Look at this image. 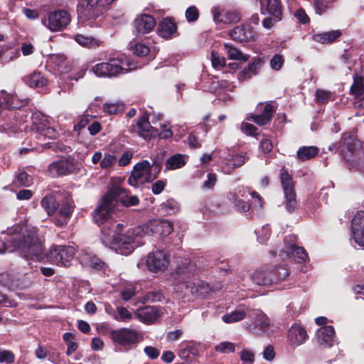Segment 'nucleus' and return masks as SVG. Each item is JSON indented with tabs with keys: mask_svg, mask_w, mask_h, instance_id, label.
<instances>
[{
	"mask_svg": "<svg viewBox=\"0 0 364 364\" xmlns=\"http://www.w3.org/2000/svg\"><path fill=\"white\" fill-rule=\"evenodd\" d=\"M115 0H84L85 5L88 8L102 7L104 8L111 4Z\"/></svg>",
	"mask_w": 364,
	"mask_h": 364,
	"instance_id": "6e6d98bb",
	"label": "nucleus"
},
{
	"mask_svg": "<svg viewBox=\"0 0 364 364\" xmlns=\"http://www.w3.org/2000/svg\"><path fill=\"white\" fill-rule=\"evenodd\" d=\"M335 331L332 326L321 327L316 332L317 342L323 347H331L335 342Z\"/></svg>",
	"mask_w": 364,
	"mask_h": 364,
	"instance_id": "a878e982",
	"label": "nucleus"
},
{
	"mask_svg": "<svg viewBox=\"0 0 364 364\" xmlns=\"http://www.w3.org/2000/svg\"><path fill=\"white\" fill-rule=\"evenodd\" d=\"M148 223L151 236L164 237L170 235L173 230V223L167 220H154Z\"/></svg>",
	"mask_w": 364,
	"mask_h": 364,
	"instance_id": "5701e85b",
	"label": "nucleus"
},
{
	"mask_svg": "<svg viewBox=\"0 0 364 364\" xmlns=\"http://www.w3.org/2000/svg\"><path fill=\"white\" fill-rule=\"evenodd\" d=\"M230 38L236 41H246L252 38V33L250 30H247L244 26H237L229 31Z\"/></svg>",
	"mask_w": 364,
	"mask_h": 364,
	"instance_id": "37998d69",
	"label": "nucleus"
},
{
	"mask_svg": "<svg viewBox=\"0 0 364 364\" xmlns=\"http://www.w3.org/2000/svg\"><path fill=\"white\" fill-rule=\"evenodd\" d=\"M134 23L138 34H145L154 28L156 25V21L150 15L141 14L135 18Z\"/></svg>",
	"mask_w": 364,
	"mask_h": 364,
	"instance_id": "393cba45",
	"label": "nucleus"
},
{
	"mask_svg": "<svg viewBox=\"0 0 364 364\" xmlns=\"http://www.w3.org/2000/svg\"><path fill=\"white\" fill-rule=\"evenodd\" d=\"M14 361L15 355L11 350L0 348V363L12 364Z\"/></svg>",
	"mask_w": 364,
	"mask_h": 364,
	"instance_id": "864d4df0",
	"label": "nucleus"
},
{
	"mask_svg": "<svg viewBox=\"0 0 364 364\" xmlns=\"http://www.w3.org/2000/svg\"><path fill=\"white\" fill-rule=\"evenodd\" d=\"M351 237L360 247H364V211H358L351 222Z\"/></svg>",
	"mask_w": 364,
	"mask_h": 364,
	"instance_id": "f3484780",
	"label": "nucleus"
},
{
	"mask_svg": "<svg viewBox=\"0 0 364 364\" xmlns=\"http://www.w3.org/2000/svg\"><path fill=\"white\" fill-rule=\"evenodd\" d=\"M223 46L224 50L230 59L241 62H246L249 60L250 56L248 55L242 53L240 50L230 43H225Z\"/></svg>",
	"mask_w": 364,
	"mask_h": 364,
	"instance_id": "a19ab883",
	"label": "nucleus"
},
{
	"mask_svg": "<svg viewBox=\"0 0 364 364\" xmlns=\"http://www.w3.org/2000/svg\"><path fill=\"white\" fill-rule=\"evenodd\" d=\"M241 130L245 134L250 136H255L257 134V128L255 125L247 122H242L241 124Z\"/></svg>",
	"mask_w": 364,
	"mask_h": 364,
	"instance_id": "774afa93",
	"label": "nucleus"
},
{
	"mask_svg": "<svg viewBox=\"0 0 364 364\" xmlns=\"http://www.w3.org/2000/svg\"><path fill=\"white\" fill-rule=\"evenodd\" d=\"M132 65V63L125 57L124 55H121L117 58H109L107 61L102 62L100 63H97L95 65H92V68H124V67H130Z\"/></svg>",
	"mask_w": 364,
	"mask_h": 364,
	"instance_id": "c85d7f7f",
	"label": "nucleus"
},
{
	"mask_svg": "<svg viewBox=\"0 0 364 364\" xmlns=\"http://www.w3.org/2000/svg\"><path fill=\"white\" fill-rule=\"evenodd\" d=\"M41 205L49 216H53L59 207V203L53 194L45 196L41 201Z\"/></svg>",
	"mask_w": 364,
	"mask_h": 364,
	"instance_id": "e433bc0d",
	"label": "nucleus"
},
{
	"mask_svg": "<svg viewBox=\"0 0 364 364\" xmlns=\"http://www.w3.org/2000/svg\"><path fill=\"white\" fill-rule=\"evenodd\" d=\"M70 16L65 10H58L48 14V17L42 20L43 24L51 31L64 29L70 23Z\"/></svg>",
	"mask_w": 364,
	"mask_h": 364,
	"instance_id": "2eb2a0df",
	"label": "nucleus"
},
{
	"mask_svg": "<svg viewBox=\"0 0 364 364\" xmlns=\"http://www.w3.org/2000/svg\"><path fill=\"white\" fill-rule=\"evenodd\" d=\"M249 194L250 190L244 187H238L234 192L229 194L228 198L234 203L237 211L246 213L250 208L248 202Z\"/></svg>",
	"mask_w": 364,
	"mask_h": 364,
	"instance_id": "a211bd4d",
	"label": "nucleus"
},
{
	"mask_svg": "<svg viewBox=\"0 0 364 364\" xmlns=\"http://www.w3.org/2000/svg\"><path fill=\"white\" fill-rule=\"evenodd\" d=\"M256 234L259 242L264 244L268 240L271 234L269 226L268 225L262 226L259 230L256 231Z\"/></svg>",
	"mask_w": 364,
	"mask_h": 364,
	"instance_id": "5fc2aeb1",
	"label": "nucleus"
},
{
	"mask_svg": "<svg viewBox=\"0 0 364 364\" xmlns=\"http://www.w3.org/2000/svg\"><path fill=\"white\" fill-rule=\"evenodd\" d=\"M28 99H19L12 93H8L5 90L0 92V108L3 109H19L28 105Z\"/></svg>",
	"mask_w": 364,
	"mask_h": 364,
	"instance_id": "4be33fe9",
	"label": "nucleus"
},
{
	"mask_svg": "<svg viewBox=\"0 0 364 364\" xmlns=\"http://www.w3.org/2000/svg\"><path fill=\"white\" fill-rule=\"evenodd\" d=\"M289 274L288 269L282 266L277 269L257 270L250 278L257 286L269 287L284 280Z\"/></svg>",
	"mask_w": 364,
	"mask_h": 364,
	"instance_id": "7ed1b4c3",
	"label": "nucleus"
},
{
	"mask_svg": "<svg viewBox=\"0 0 364 364\" xmlns=\"http://www.w3.org/2000/svg\"><path fill=\"white\" fill-rule=\"evenodd\" d=\"M318 153V149L316 146H303L297 151V157L301 161L309 160Z\"/></svg>",
	"mask_w": 364,
	"mask_h": 364,
	"instance_id": "49530a36",
	"label": "nucleus"
},
{
	"mask_svg": "<svg viewBox=\"0 0 364 364\" xmlns=\"http://www.w3.org/2000/svg\"><path fill=\"white\" fill-rule=\"evenodd\" d=\"M198 351L194 345L190 342H182L180 344L178 356L184 360L191 361L196 355Z\"/></svg>",
	"mask_w": 364,
	"mask_h": 364,
	"instance_id": "58836bf2",
	"label": "nucleus"
},
{
	"mask_svg": "<svg viewBox=\"0 0 364 364\" xmlns=\"http://www.w3.org/2000/svg\"><path fill=\"white\" fill-rule=\"evenodd\" d=\"M161 208L167 214H173L179 210V205L177 201L171 198L161 204Z\"/></svg>",
	"mask_w": 364,
	"mask_h": 364,
	"instance_id": "8fccbe9b",
	"label": "nucleus"
},
{
	"mask_svg": "<svg viewBox=\"0 0 364 364\" xmlns=\"http://www.w3.org/2000/svg\"><path fill=\"white\" fill-rule=\"evenodd\" d=\"M113 207L114 203L107 193L102 197L99 206L93 213V220L96 224L101 227L102 233L104 228L106 227V232H107L110 230L111 225H113V220L110 218V213Z\"/></svg>",
	"mask_w": 364,
	"mask_h": 364,
	"instance_id": "20e7f679",
	"label": "nucleus"
},
{
	"mask_svg": "<svg viewBox=\"0 0 364 364\" xmlns=\"http://www.w3.org/2000/svg\"><path fill=\"white\" fill-rule=\"evenodd\" d=\"M101 240L105 246L122 255H130L137 246L132 240L128 238L127 234L117 236V232H114L111 235L109 232H106V227L102 229Z\"/></svg>",
	"mask_w": 364,
	"mask_h": 364,
	"instance_id": "f03ea898",
	"label": "nucleus"
},
{
	"mask_svg": "<svg viewBox=\"0 0 364 364\" xmlns=\"http://www.w3.org/2000/svg\"><path fill=\"white\" fill-rule=\"evenodd\" d=\"M280 181L283 188L284 195V206L287 212L294 213L297 208L296 195L294 190V183L291 176L284 170L282 169L280 173Z\"/></svg>",
	"mask_w": 364,
	"mask_h": 364,
	"instance_id": "0eeeda50",
	"label": "nucleus"
},
{
	"mask_svg": "<svg viewBox=\"0 0 364 364\" xmlns=\"http://www.w3.org/2000/svg\"><path fill=\"white\" fill-rule=\"evenodd\" d=\"M185 16L188 22H195L198 19L199 11L195 6H189L186 11Z\"/></svg>",
	"mask_w": 364,
	"mask_h": 364,
	"instance_id": "4d7b16f0",
	"label": "nucleus"
},
{
	"mask_svg": "<svg viewBox=\"0 0 364 364\" xmlns=\"http://www.w3.org/2000/svg\"><path fill=\"white\" fill-rule=\"evenodd\" d=\"M210 60L213 67L225 66V59L221 57L219 53L216 51H212L210 55Z\"/></svg>",
	"mask_w": 364,
	"mask_h": 364,
	"instance_id": "69168bd1",
	"label": "nucleus"
},
{
	"mask_svg": "<svg viewBox=\"0 0 364 364\" xmlns=\"http://www.w3.org/2000/svg\"><path fill=\"white\" fill-rule=\"evenodd\" d=\"M4 235L0 240V253L20 250L23 257L33 261L44 258L43 247L33 229L24 225H16L1 232Z\"/></svg>",
	"mask_w": 364,
	"mask_h": 364,
	"instance_id": "f257e3e1",
	"label": "nucleus"
},
{
	"mask_svg": "<svg viewBox=\"0 0 364 364\" xmlns=\"http://www.w3.org/2000/svg\"><path fill=\"white\" fill-rule=\"evenodd\" d=\"M307 333L304 327L298 323H294L288 331L287 338L292 346H299L307 339Z\"/></svg>",
	"mask_w": 364,
	"mask_h": 364,
	"instance_id": "b1692460",
	"label": "nucleus"
},
{
	"mask_svg": "<svg viewBox=\"0 0 364 364\" xmlns=\"http://www.w3.org/2000/svg\"><path fill=\"white\" fill-rule=\"evenodd\" d=\"M262 9L266 8L267 13L276 16V20L282 19V6L280 0H259Z\"/></svg>",
	"mask_w": 364,
	"mask_h": 364,
	"instance_id": "2f4dec72",
	"label": "nucleus"
},
{
	"mask_svg": "<svg viewBox=\"0 0 364 364\" xmlns=\"http://www.w3.org/2000/svg\"><path fill=\"white\" fill-rule=\"evenodd\" d=\"M152 168L153 166L148 160L136 164L128 179V183L133 187H137L140 184L152 181L156 178V175L152 173Z\"/></svg>",
	"mask_w": 364,
	"mask_h": 364,
	"instance_id": "39448f33",
	"label": "nucleus"
},
{
	"mask_svg": "<svg viewBox=\"0 0 364 364\" xmlns=\"http://www.w3.org/2000/svg\"><path fill=\"white\" fill-rule=\"evenodd\" d=\"M331 93L329 91L318 89L316 91V101L318 104H323L331 98Z\"/></svg>",
	"mask_w": 364,
	"mask_h": 364,
	"instance_id": "052dcab7",
	"label": "nucleus"
},
{
	"mask_svg": "<svg viewBox=\"0 0 364 364\" xmlns=\"http://www.w3.org/2000/svg\"><path fill=\"white\" fill-rule=\"evenodd\" d=\"M177 27L176 23L170 18H164L159 23L158 33L164 38H169L176 33Z\"/></svg>",
	"mask_w": 364,
	"mask_h": 364,
	"instance_id": "f704fd0d",
	"label": "nucleus"
},
{
	"mask_svg": "<svg viewBox=\"0 0 364 364\" xmlns=\"http://www.w3.org/2000/svg\"><path fill=\"white\" fill-rule=\"evenodd\" d=\"M221 20L225 23H235L240 20V16L236 11H228L223 14Z\"/></svg>",
	"mask_w": 364,
	"mask_h": 364,
	"instance_id": "3c124183",
	"label": "nucleus"
},
{
	"mask_svg": "<svg viewBox=\"0 0 364 364\" xmlns=\"http://www.w3.org/2000/svg\"><path fill=\"white\" fill-rule=\"evenodd\" d=\"M31 130L36 134L35 137L38 140L46 138L55 139L56 137V131L50 127L47 117L41 112H36L33 114Z\"/></svg>",
	"mask_w": 364,
	"mask_h": 364,
	"instance_id": "9d476101",
	"label": "nucleus"
},
{
	"mask_svg": "<svg viewBox=\"0 0 364 364\" xmlns=\"http://www.w3.org/2000/svg\"><path fill=\"white\" fill-rule=\"evenodd\" d=\"M117 161V156L109 153H105L102 157L100 166L102 169H109Z\"/></svg>",
	"mask_w": 364,
	"mask_h": 364,
	"instance_id": "09e8293b",
	"label": "nucleus"
},
{
	"mask_svg": "<svg viewBox=\"0 0 364 364\" xmlns=\"http://www.w3.org/2000/svg\"><path fill=\"white\" fill-rule=\"evenodd\" d=\"M111 337L114 342L124 348H131L141 341L140 333L136 330L128 328L112 331Z\"/></svg>",
	"mask_w": 364,
	"mask_h": 364,
	"instance_id": "ddd939ff",
	"label": "nucleus"
},
{
	"mask_svg": "<svg viewBox=\"0 0 364 364\" xmlns=\"http://www.w3.org/2000/svg\"><path fill=\"white\" fill-rule=\"evenodd\" d=\"M188 156L185 154H176L169 157L166 162V168L167 170H176L183 167L187 161Z\"/></svg>",
	"mask_w": 364,
	"mask_h": 364,
	"instance_id": "4c0bfd02",
	"label": "nucleus"
},
{
	"mask_svg": "<svg viewBox=\"0 0 364 364\" xmlns=\"http://www.w3.org/2000/svg\"><path fill=\"white\" fill-rule=\"evenodd\" d=\"M24 81L30 87H42L47 84V79L41 72L34 70L31 74L24 77Z\"/></svg>",
	"mask_w": 364,
	"mask_h": 364,
	"instance_id": "ea45409f",
	"label": "nucleus"
},
{
	"mask_svg": "<svg viewBox=\"0 0 364 364\" xmlns=\"http://www.w3.org/2000/svg\"><path fill=\"white\" fill-rule=\"evenodd\" d=\"M169 264V256L164 250L152 251L146 257V265L151 272H164L168 268Z\"/></svg>",
	"mask_w": 364,
	"mask_h": 364,
	"instance_id": "4468645a",
	"label": "nucleus"
},
{
	"mask_svg": "<svg viewBox=\"0 0 364 364\" xmlns=\"http://www.w3.org/2000/svg\"><path fill=\"white\" fill-rule=\"evenodd\" d=\"M19 186H30L33 183V178L25 171H20L16 176V181Z\"/></svg>",
	"mask_w": 364,
	"mask_h": 364,
	"instance_id": "603ef678",
	"label": "nucleus"
},
{
	"mask_svg": "<svg viewBox=\"0 0 364 364\" xmlns=\"http://www.w3.org/2000/svg\"><path fill=\"white\" fill-rule=\"evenodd\" d=\"M133 131L146 140L156 137L158 129L153 127L146 114H143L133 127Z\"/></svg>",
	"mask_w": 364,
	"mask_h": 364,
	"instance_id": "aec40b11",
	"label": "nucleus"
},
{
	"mask_svg": "<svg viewBox=\"0 0 364 364\" xmlns=\"http://www.w3.org/2000/svg\"><path fill=\"white\" fill-rule=\"evenodd\" d=\"M77 259L83 267L100 269L105 265V263L100 259L87 250H81Z\"/></svg>",
	"mask_w": 364,
	"mask_h": 364,
	"instance_id": "bb28decb",
	"label": "nucleus"
},
{
	"mask_svg": "<svg viewBox=\"0 0 364 364\" xmlns=\"http://www.w3.org/2000/svg\"><path fill=\"white\" fill-rule=\"evenodd\" d=\"M75 255V248L70 245H53L48 255V260L55 264L68 267Z\"/></svg>",
	"mask_w": 364,
	"mask_h": 364,
	"instance_id": "423d86ee",
	"label": "nucleus"
},
{
	"mask_svg": "<svg viewBox=\"0 0 364 364\" xmlns=\"http://www.w3.org/2000/svg\"><path fill=\"white\" fill-rule=\"evenodd\" d=\"M350 94L358 98L364 93V78L362 76L355 74L353 75V83L350 88Z\"/></svg>",
	"mask_w": 364,
	"mask_h": 364,
	"instance_id": "c03bdc74",
	"label": "nucleus"
},
{
	"mask_svg": "<svg viewBox=\"0 0 364 364\" xmlns=\"http://www.w3.org/2000/svg\"><path fill=\"white\" fill-rule=\"evenodd\" d=\"M296 237L291 235L284 239V247L279 252V256L282 258H291L297 263H304L308 259V255L305 250L296 245Z\"/></svg>",
	"mask_w": 364,
	"mask_h": 364,
	"instance_id": "1a4fd4ad",
	"label": "nucleus"
},
{
	"mask_svg": "<svg viewBox=\"0 0 364 364\" xmlns=\"http://www.w3.org/2000/svg\"><path fill=\"white\" fill-rule=\"evenodd\" d=\"M275 109L271 103H267L264 106V109L261 114H253L251 119L253 122L259 126L265 125L270 122Z\"/></svg>",
	"mask_w": 364,
	"mask_h": 364,
	"instance_id": "72a5a7b5",
	"label": "nucleus"
},
{
	"mask_svg": "<svg viewBox=\"0 0 364 364\" xmlns=\"http://www.w3.org/2000/svg\"><path fill=\"white\" fill-rule=\"evenodd\" d=\"M186 290H189L191 294L205 296L210 290L208 283L196 279L194 281H184Z\"/></svg>",
	"mask_w": 364,
	"mask_h": 364,
	"instance_id": "c756f323",
	"label": "nucleus"
},
{
	"mask_svg": "<svg viewBox=\"0 0 364 364\" xmlns=\"http://www.w3.org/2000/svg\"><path fill=\"white\" fill-rule=\"evenodd\" d=\"M245 327L249 332L257 336L270 335L269 319L260 310L253 312L251 321L245 323Z\"/></svg>",
	"mask_w": 364,
	"mask_h": 364,
	"instance_id": "9b49d317",
	"label": "nucleus"
},
{
	"mask_svg": "<svg viewBox=\"0 0 364 364\" xmlns=\"http://www.w3.org/2000/svg\"><path fill=\"white\" fill-rule=\"evenodd\" d=\"M328 2L326 0H313V5L316 13L323 14L328 8Z\"/></svg>",
	"mask_w": 364,
	"mask_h": 364,
	"instance_id": "bf43d9fd",
	"label": "nucleus"
},
{
	"mask_svg": "<svg viewBox=\"0 0 364 364\" xmlns=\"http://www.w3.org/2000/svg\"><path fill=\"white\" fill-rule=\"evenodd\" d=\"M75 39L80 45L83 46H90L93 44L95 39L91 36H86L81 34L75 36Z\"/></svg>",
	"mask_w": 364,
	"mask_h": 364,
	"instance_id": "338daca9",
	"label": "nucleus"
},
{
	"mask_svg": "<svg viewBox=\"0 0 364 364\" xmlns=\"http://www.w3.org/2000/svg\"><path fill=\"white\" fill-rule=\"evenodd\" d=\"M74 208V202L70 198L65 200L60 205L59 204V209L53 218V223L58 226L65 225L73 214Z\"/></svg>",
	"mask_w": 364,
	"mask_h": 364,
	"instance_id": "6ab92c4d",
	"label": "nucleus"
},
{
	"mask_svg": "<svg viewBox=\"0 0 364 364\" xmlns=\"http://www.w3.org/2000/svg\"><path fill=\"white\" fill-rule=\"evenodd\" d=\"M245 161V154L229 155L224 160L222 171L225 174H230L234 169L242 166Z\"/></svg>",
	"mask_w": 364,
	"mask_h": 364,
	"instance_id": "cd10ccee",
	"label": "nucleus"
},
{
	"mask_svg": "<svg viewBox=\"0 0 364 364\" xmlns=\"http://www.w3.org/2000/svg\"><path fill=\"white\" fill-rule=\"evenodd\" d=\"M343 158L348 163L349 168H358V163L355 156L356 141L355 136L349 134H344L339 143Z\"/></svg>",
	"mask_w": 364,
	"mask_h": 364,
	"instance_id": "f8f14e48",
	"label": "nucleus"
},
{
	"mask_svg": "<svg viewBox=\"0 0 364 364\" xmlns=\"http://www.w3.org/2000/svg\"><path fill=\"white\" fill-rule=\"evenodd\" d=\"M134 314L141 321L146 323L154 321L159 316L156 307L151 306H146L138 309Z\"/></svg>",
	"mask_w": 364,
	"mask_h": 364,
	"instance_id": "7c9ffc66",
	"label": "nucleus"
},
{
	"mask_svg": "<svg viewBox=\"0 0 364 364\" xmlns=\"http://www.w3.org/2000/svg\"><path fill=\"white\" fill-rule=\"evenodd\" d=\"M201 88L205 91L215 92L218 95L220 100L226 101L230 99L228 95L226 97L222 96V92L227 90H230V85L227 81H219L218 77L211 75L207 70H203L200 79Z\"/></svg>",
	"mask_w": 364,
	"mask_h": 364,
	"instance_id": "6e6552de",
	"label": "nucleus"
},
{
	"mask_svg": "<svg viewBox=\"0 0 364 364\" xmlns=\"http://www.w3.org/2000/svg\"><path fill=\"white\" fill-rule=\"evenodd\" d=\"M215 349L217 352L228 353L235 351V345L228 341L221 342L215 346Z\"/></svg>",
	"mask_w": 364,
	"mask_h": 364,
	"instance_id": "13d9d810",
	"label": "nucleus"
},
{
	"mask_svg": "<svg viewBox=\"0 0 364 364\" xmlns=\"http://www.w3.org/2000/svg\"><path fill=\"white\" fill-rule=\"evenodd\" d=\"M129 240H132L137 246L140 245V239L146 236H151L149 223L139 225L129 230L126 233Z\"/></svg>",
	"mask_w": 364,
	"mask_h": 364,
	"instance_id": "473e14b6",
	"label": "nucleus"
},
{
	"mask_svg": "<svg viewBox=\"0 0 364 364\" xmlns=\"http://www.w3.org/2000/svg\"><path fill=\"white\" fill-rule=\"evenodd\" d=\"M70 165L65 160L53 162L48 167V173L53 177L66 175L70 172Z\"/></svg>",
	"mask_w": 364,
	"mask_h": 364,
	"instance_id": "c9c22d12",
	"label": "nucleus"
},
{
	"mask_svg": "<svg viewBox=\"0 0 364 364\" xmlns=\"http://www.w3.org/2000/svg\"><path fill=\"white\" fill-rule=\"evenodd\" d=\"M246 313L241 309H236L230 313L224 314L222 320L226 323H232L242 321L245 318Z\"/></svg>",
	"mask_w": 364,
	"mask_h": 364,
	"instance_id": "de8ad7c7",
	"label": "nucleus"
},
{
	"mask_svg": "<svg viewBox=\"0 0 364 364\" xmlns=\"http://www.w3.org/2000/svg\"><path fill=\"white\" fill-rule=\"evenodd\" d=\"M117 315L114 318L117 321H127L132 318V314L124 307H117Z\"/></svg>",
	"mask_w": 364,
	"mask_h": 364,
	"instance_id": "680f3d73",
	"label": "nucleus"
},
{
	"mask_svg": "<svg viewBox=\"0 0 364 364\" xmlns=\"http://www.w3.org/2000/svg\"><path fill=\"white\" fill-rule=\"evenodd\" d=\"M90 75H94L97 77H117L125 73L124 70H88Z\"/></svg>",
	"mask_w": 364,
	"mask_h": 364,
	"instance_id": "a18cd8bd",
	"label": "nucleus"
},
{
	"mask_svg": "<svg viewBox=\"0 0 364 364\" xmlns=\"http://www.w3.org/2000/svg\"><path fill=\"white\" fill-rule=\"evenodd\" d=\"M113 203L119 200L125 206H134L139 203L136 196H129L127 191L120 186H113L108 192Z\"/></svg>",
	"mask_w": 364,
	"mask_h": 364,
	"instance_id": "412c9836",
	"label": "nucleus"
},
{
	"mask_svg": "<svg viewBox=\"0 0 364 364\" xmlns=\"http://www.w3.org/2000/svg\"><path fill=\"white\" fill-rule=\"evenodd\" d=\"M133 158V153L131 151H125L121 157L117 160L119 166L124 167L131 163L132 159Z\"/></svg>",
	"mask_w": 364,
	"mask_h": 364,
	"instance_id": "e2e57ef3",
	"label": "nucleus"
},
{
	"mask_svg": "<svg viewBox=\"0 0 364 364\" xmlns=\"http://www.w3.org/2000/svg\"><path fill=\"white\" fill-rule=\"evenodd\" d=\"M242 364H253L255 360V354L248 350L244 349L240 353Z\"/></svg>",
	"mask_w": 364,
	"mask_h": 364,
	"instance_id": "0e129e2a",
	"label": "nucleus"
},
{
	"mask_svg": "<svg viewBox=\"0 0 364 364\" xmlns=\"http://www.w3.org/2000/svg\"><path fill=\"white\" fill-rule=\"evenodd\" d=\"M197 272V267L195 263L186 259L182 265L178 267L177 269V280L180 283V284L177 287V290H180L181 291H183V287H185L184 281H194L196 280L193 278L194 275Z\"/></svg>",
	"mask_w": 364,
	"mask_h": 364,
	"instance_id": "dca6fc26",
	"label": "nucleus"
},
{
	"mask_svg": "<svg viewBox=\"0 0 364 364\" xmlns=\"http://www.w3.org/2000/svg\"><path fill=\"white\" fill-rule=\"evenodd\" d=\"M341 36L339 30H335L313 36V40L321 43H331Z\"/></svg>",
	"mask_w": 364,
	"mask_h": 364,
	"instance_id": "79ce46f5",
	"label": "nucleus"
}]
</instances>
